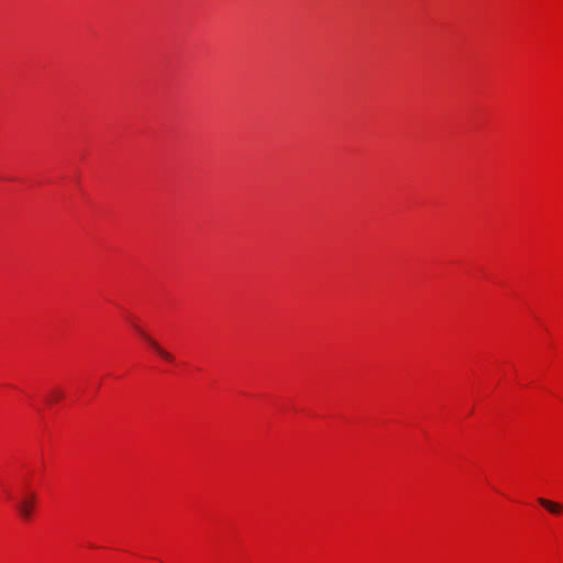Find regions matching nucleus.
Here are the masks:
<instances>
[{"label": "nucleus", "instance_id": "1", "mask_svg": "<svg viewBox=\"0 0 563 563\" xmlns=\"http://www.w3.org/2000/svg\"><path fill=\"white\" fill-rule=\"evenodd\" d=\"M36 503V495L30 493L16 504V510L23 520H30Z\"/></svg>", "mask_w": 563, "mask_h": 563}, {"label": "nucleus", "instance_id": "2", "mask_svg": "<svg viewBox=\"0 0 563 563\" xmlns=\"http://www.w3.org/2000/svg\"><path fill=\"white\" fill-rule=\"evenodd\" d=\"M538 503L553 515H561L563 512V506L559 503H554L542 497L538 498Z\"/></svg>", "mask_w": 563, "mask_h": 563}, {"label": "nucleus", "instance_id": "3", "mask_svg": "<svg viewBox=\"0 0 563 563\" xmlns=\"http://www.w3.org/2000/svg\"><path fill=\"white\" fill-rule=\"evenodd\" d=\"M148 345L165 361L173 362L174 356L164 350L153 338H147Z\"/></svg>", "mask_w": 563, "mask_h": 563}, {"label": "nucleus", "instance_id": "4", "mask_svg": "<svg viewBox=\"0 0 563 563\" xmlns=\"http://www.w3.org/2000/svg\"><path fill=\"white\" fill-rule=\"evenodd\" d=\"M133 328L135 331L147 342V338H151L148 334L144 332L143 329H141L137 324H133Z\"/></svg>", "mask_w": 563, "mask_h": 563}, {"label": "nucleus", "instance_id": "5", "mask_svg": "<svg viewBox=\"0 0 563 563\" xmlns=\"http://www.w3.org/2000/svg\"><path fill=\"white\" fill-rule=\"evenodd\" d=\"M133 328L135 331L147 342V338H151L148 334L144 332L143 329H141L137 324H133Z\"/></svg>", "mask_w": 563, "mask_h": 563}, {"label": "nucleus", "instance_id": "6", "mask_svg": "<svg viewBox=\"0 0 563 563\" xmlns=\"http://www.w3.org/2000/svg\"><path fill=\"white\" fill-rule=\"evenodd\" d=\"M63 397V394L62 391L59 390H55L52 393V396L49 398V401H56V400H59L60 398Z\"/></svg>", "mask_w": 563, "mask_h": 563}]
</instances>
